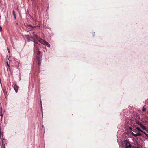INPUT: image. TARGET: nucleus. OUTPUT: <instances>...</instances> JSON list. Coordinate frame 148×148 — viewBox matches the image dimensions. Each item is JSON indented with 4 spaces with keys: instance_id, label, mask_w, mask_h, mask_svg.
I'll list each match as a JSON object with an SVG mask.
<instances>
[{
    "instance_id": "nucleus-1",
    "label": "nucleus",
    "mask_w": 148,
    "mask_h": 148,
    "mask_svg": "<svg viewBox=\"0 0 148 148\" xmlns=\"http://www.w3.org/2000/svg\"><path fill=\"white\" fill-rule=\"evenodd\" d=\"M130 129L132 131L131 134L135 137L137 136H144V132H145L141 130L140 128L137 127L136 129H132L130 128Z\"/></svg>"
},
{
    "instance_id": "nucleus-2",
    "label": "nucleus",
    "mask_w": 148,
    "mask_h": 148,
    "mask_svg": "<svg viewBox=\"0 0 148 148\" xmlns=\"http://www.w3.org/2000/svg\"><path fill=\"white\" fill-rule=\"evenodd\" d=\"M37 56L36 59V62L37 64L38 65L39 67L41 62V57L40 56V51L39 50H37Z\"/></svg>"
},
{
    "instance_id": "nucleus-3",
    "label": "nucleus",
    "mask_w": 148,
    "mask_h": 148,
    "mask_svg": "<svg viewBox=\"0 0 148 148\" xmlns=\"http://www.w3.org/2000/svg\"><path fill=\"white\" fill-rule=\"evenodd\" d=\"M125 143L126 144L125 145V146H126V148H131V144L130 143H129V142H128L127 141H125Z\"/></svg>"
},
{
    "instance_id": "nucleus-4",
    "label": "nucleus",
    "mask_w": 148,
    "mask_h": 148,
    "mask_svg": "<svg viewBox=\"0 0 148 148\" xmlns=\"http://www.w3.org/2000/svg\"><path fill=\"white\" fill-rule=\"evenodd\" d=\"M30 38L33 39V40H38L39 38H40L38 37L37 35H35L33 37L31 36Z\"/></svg>"
},
{
    "instance_id": "nucleus-5",
    "label": "nucleus",
    "mask_w": 148,
    "mask_h": 148,
    "mask_svg": "<svg viewBox=\"0 0 148 148\" xmlns=\"http://www.w3.org/2000/svg\"><path fill=\"white\" fill-rule=\"evenodd\" d=\"M13 88L15 91L16 92H17L19 88V87L16 84H15L13 86Z\"/></svg>"
},
{
    "instance_id": "nucleus-6",
    "label": "nucleus",
    "mask_w": 148,
    "mask_h": 148,
    "mask_svg": "<svg viewBox=\"0 0 148 148\" xmlns=\"http://www.w3.org/2000/svg\"><path fill=\"white\" fill-rule=\"evenodd\" d=\"M38 41L40 43H41L42 44H43L44 45L45 44V42H46V41H45L44 40H43L41 39L40 38H39V39L38 40Z\"/></svg>"
},
{
    "instance_id": "nucleus-7",
    "label": "nucleus",
    "mask_w": 148,
    "mask_h": 148,
    "mask_svg": "<svg viewBox=\"0 0 148 148\" xmlns=\"http://www.w3.org/2000/svg\"><path fill=\"white\" fill-rule=\"evenodd\" d=\"M2 139L4 140V138H2V147L1 148H5V145L4 142L3 141Z\"/></svg>"
},
{
    "instance_id": "nucleus-8",
    "label": "nucleus",
    "mask_w": 148,
    "mask_h": 148,
    "mask_svg": "<svg viewBox=\"0 0 148 148\" xmlns=\"http://www.w3.org/2000/svg\"><path fill=\"white\" fill-rule=\"evenodd\" d=\"M140 128L144 130H147L146 127L144 125H143L142 124L140 126Z\"/></svg>"
},
{
    "instance_id": "nucleus-9",
    "label": "nucleus",
    "mask_w": 148,
    "mask_h": 148,
    "mask_svg": "<svg viewBox=\"0 0 148 148\" xmlns=\"http://www.w3.org/2000/svg\"><path fill=\"white\" fill-rule=\"evenodd\" d=\"M39 47L38 45H34V49L35 50H39Z\"/></svg>"
},
{
    "instance_id": "nucleus-10",
    "label": "nucleus",
    "mask_w": 148,
    "mask_h": 148,
    "mask_svg": "<svg viewBox=\"0 0 148 148\" xmlns=\"http://www.w3.org/2000/svg\"><path fill=\"white\" fill-rule=\"evenodd\" d=\"M44 45H47V46L48 47H49L50 46V44H49V43L46 41L45 42V43Z\"/></svg>"
},
{
    "instance_id": "nucleus-11",
    "label": "nucleus",
    "mask_w": 148,
    "mask_h": 148,
    "mask_svg": "<svg viewBox=\"0 0 148 148\" xmlns=\"http://www.w3.org/2000/svg\"><path fill=\"white\" fill-rule=\"evenodd\" d=\"M12 14L14 16L15 19H16V15L15 13V11L14 10L13 11Z\"/></svg>"
},
{
    "instance_id": "nucleus-12",
    "label": "nucleus",
    "mask_w": 148,
    "mask_h": 148,
    "mask_svg": "<svg viewBox=\"0 0 148 148\" xmlns=\"http://www.w3.org/2000/svg\"><path fill=\"white\" fill-rule=\"evenodd\" d=\"M0 116L1 118L3 117V114L2 113V110L1 108V109L0 110Z\"/></svg>"
},
{
    "instance_id": "nucleus-13",
    "label": "nucleus",
    "mask_w": 148,
    "mask_h": 148,
    "mask_svg": "<svg viewBox=\"0 0 148 148\" xmlns=\"http://www.w3.org/2000/svg\"><path fill=\"white\" fill-rule=\"evenodd\" d=\"M33 41L36 44H38V40H34Z\"/></svg>"
},
{
    "instance_id": "nucleus-14",
    "label": "nucleus",
    "mask_w": 148,
    "mask_h": 148,
    "mask_svg": "<svg viewBox=\"0 0 148 148\" xmlns=\"http://www.w3.org/2000/svg\"><path fill=\"white\" fill-rule=\"evenodd\" d=\"M137 123L140 126L142 125L141 123L139 121H137Z\"/></svg>"
},
{
    "instance_id": "nucleus-15",
    "label": "nucleus",
    "mask_w": 148,
    "mask_h": 148,
    "mask_svg": "<svg viewBox=\"0 0 148 148\" xmlns=\"http://www.w3.org/2000/svg\"><path fill=\"white\" fill-rule=\"evenodd\" d=\"M144 106L143 107V109H142V111L143 112H144L146 110V108H144Z\"/></svg>"
},
{
    "instance_id": "nucleus-16",
    "label": "nucleus",
    "mask_w": 148,
    "mask_h": 148,
    "mask_svg": "<svg viewBox=\"0 0 148 148\" xmlns=\"http://www.w3.org/2000/svg\"><path fill=\"white\" fill-rule=\"evenodd\" d=\"M6 63H7V66L8 67H10V65L8 64V62L7 61V62H6Z\"/></svg>"
},
{
    "instance_id": "nucleus-17",
    "label": "nucleus",
    "mask_w": 148,
    "mask_h": 148,
    "mask_svg": "<svg viewBox=\"0 0 148 148\" xmlns=\"http://www.w3.org/2000/svg\"><path fill=\"white\" fill-rule=\"evenodd\" d=\"M28 26H30V27H31V28H34V27H33V26H31V25H28Z\"/></svg>"
},
{
    "instance_id": "nucleus-18",
    "label": "nucleus",
    "mask_w": 148,
    "mask_h": 148,
    "mask_svg": "<svg viewBox=\"0 0 148 148\" xmlns=\"http://www.w3.org/2000/svg\"><path fill=\"white\" fill-rule=\"evenodd\" d=\"M2 30V27L0 26V31H1Z\"/></svg>"
},
{
    "instance_id": "nucleus-19",
    "label": "nucleus",
    "mask_w": 148,
    "mask_h": 148,
    "mask_svg": "<svg viewBox=\"0 0 148 148\" xmlns=\"http://www.w3.org/2000/svg\"><path fill=\"white\" fill-rule=\"evenodd\" d=\"M2 132L1 130H0V136H1V135L2 134Z\"/></svg>"
},
{
    "instance_id": "nucleus-20",
    "label": "nucleus",
    "mask_w": 148,
    "mask_h": 148,
    "mask_svg": "<svg viewBox=\"0 0 148 148\" xmlns=\"http://www.w3.org/2000/svg\"><path fill=\"white\" fill-rule=\"evenodd\" d=\"M2 117H1V119H0V121L1 122L2 121Z\"/></svg>"
},
{
    "instance_id": "nucleus-21",
    "label": "nucleus",
    "mask_w": 148,
    "mask_h": 148,
    "mask_svg": "<svg viewBox=\"0 0 148 148\" xmlns=\"http://www.w3.org/2000/svg\"><path fill=\"white\" fill-rule=\"evenodd\" d=\"M8 52H10V50L8 49Z\"/></svg>"
},
{
    "instance_id": "nucleus-22",
    "label": "nucleus",
    "mask_w": 148,
    "mask_h": 148,
    "mask_svg": "<svg viewBox=\"0 0 148 148\" xmlns=\"http://www.w3.org/2000/svg\"><path fill=\"white\" fill-rule=\"evenodd\" d=\"M31 1H35V0H31Z\"/></svg>"
},
{
    "instance_id": "nucleus-23",
    "label": "nucleus",
    "mask_w": 148,
    "mask_h": 148,
    "mask_svg": "<svg viewBox=\"0 0 148 148\" xmlns=\"http://www.w3.org/2000/svg\"><path fill=\"white\" fill-rule=\"evenodd\" d=\"M42 127H44V126H43V125H42Z\"/></svg>"
},
{
    "instance_id": "nucleus-24",
    "label": "nucleus",
    "mask_w": 148,
    "mask_h": 148,
    "mask_svg": "<svg viewBox=\"0 0 148 148\" xmlns=\"http://www.w3.org/2000/svg\"><path fill=\"white\" fill-rule=\"evenodd\" d=\"M7 59L8 60H9V59L8 58H7Z\"/></svg>"
}]
</instances>
